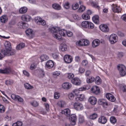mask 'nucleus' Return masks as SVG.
<instances>
[{
	"instance_id": "obj_33",
	"label": "nucleus",
	"mask_w": 126,
	"mask_h": 126,
	"mask_svg": "<svg viewBox=\"0 0 126 126\" xmlns=\"http://www.w3.org/2000/svg\"><path fill=\"white\" fill-rule=\"evenodd\" d=\"M48 58L49 57L45 55H43L40 57V59L41 62L46 61L48 59Z\"/></svg>"
},
{
	"instance_id": "obj_8",
	"label": "nucleus",
	"mask_w": 126,
	"mask_h": 126,
	"mask_svg": "<svg viewBox=\"0 0 126 126\" xmlns=\"http://www.w3.org/2000/svg\"><path fill=\"white\" fill-rule=\"evenodd\" d=\"M92 92L96 94H98L100 92V90L99 88L96 86H93L91 89Z\"/></svg>"
},
{
	"instance_id": "obj_47",
	"label": "nucleus",
	"mask_w": 126,
	"mask_h": 126,
	"mask_svg": "<svg viewBox=\"0 0 126 126\" xmlns=\"http://www.w3.org/2000/svg\"><path fill=\"white\" fill-rule=\"evenodd\" d=\"M67 78L69 79H72L74 77V74L72 73H68L67 75Z\"/></svg>"
},
{
	"instance_id": "obj_22",
	"label": "nucleus",
	"mask_w": 126,
	"mask_h": 126,
	"mask_svg": "<svg viewBox=\"0 0 126 126\" xmlns=\"http://www.w3.org/2000/svg\"><path fill=\"white\" fill-rule=\"evenodd\" d=\"M89 101L92 105H95L97 102V99L94 96H91L89 99Z\"/></svg>"
},
{
	"instance_id": "obj_41",
	"label": "nucleus",
	"mask_w": 126,
	"mask_h": 126,
	"mask_svg": "<svg viewBox=\"0 0 126 126\" xmlns=\"http://www.w3.org/2000/svg\"><path fill=\"white\" fill-rule=\"evenodd\" d=\"M82 18L85 20H87L90 19V16L86 13L83 14L82 16Z\"/></svg>"
},
{
	"instance_id": "obj_52",
	"label": "nucleus",
	"mask_w": 126,
	"mask_h": 126,
	"mask_svg": "<svg viewBox=\"0 0 126 126\" xmlns=\"http://www.w3.org/2000/svg\"><path fill=\"white\" fill-rule=\"evenodd\" d=\"M72 16L74 19L76 20H78L79 19V16L75 14H72Z\"/></svg>"
},
{
	"instance_id": "obj_56",
	"label": "nucleus",
	"mask_w": 126,
	"mask_h": 126,
	"mask_svg": "<svg viewBox=\"0 0 126 126\" xmlns=\"http://www.w3.org/2000/svg\"><path fill=\"white\" fill-rule=\"evenodd\" d=\"M23 22H18L17 24V25L18 27L20 28L23 29Z\"/></svg>"
},
{
	"instance_id": "obj_19",
	"label": "nucleus",
	"mask_w": 126,
	"mask_h": 126,
	"mask_svg": "<svg viewBox=\"0 0 126 126\" xmlns=\"http://www.w3.org/2000/svg\"><path fill=\"white\" fill-rule=\"evenodd\" d=\"M98 122L103 124H105L107 122V120L106 118L104 116L100 117L98 120Z\"/></svg>"
},
{
	"instance_id": "obj_58",
	"label": "nucleus",
	"mask_w": 126,
	"mask_h": 126,
	"mask_svg": "<svg viewBox=\"0 0 126 126\" xmlns=\"http://www.w3.org/2000/svg\"><path fill=\"white\" fill-rule=\"evenodd\" d=\"M64 6L66 9H68L69 8V3L68 2H66L64 4Z\"/></svg>"
},
{
	"instance_id": "obj_1",
	"label": "nucleus",
	"mask_w": 126,
	"mask_h": 126,
	"mask_svg": "<svg viewBox=\"0 0 126 126\" xmlns=\"http://www.w3.org/2000/svg\"><path fill=\"white\" fill-rule=\"evenodd\" d=\"M51 32L53 33V36L58 40L61 39L62 36H64L65 35L66 31L64 30H61L58 27H53L50 29Z\"/></svg>"
},
{
	"instance_id": "obj_12",
	"label": "nucleus",
	"mask_w": 126,
	"mask_h": 126,
	"mask_svg": "<svg viewBox=\"0 0 126 126\" xmlns=\"http://www.w3.org/2000/svg\"><path fill=\"white\" fill-rule=\"evenodd\" d=\"M98 102L99 104L102 105L104 108H106V106H107L108 105V103L106 100L103 99H99Z\"/></svg>"
},
{
	"instance_id": "obj_57",
	"label": "nucleus",
	"mask_w": 126,
	"mask_h": 126,
	"mask_svg": "<svg viewBox=\"0 0 126 126\" xmlns=\"http://www.w3.org/2000/svg\"><path fill=\"white\" fill-rule=\"evenodd\" d=\"M66 33L67 35V36L69 37H71L73 35V34L72 32L70 31L67 32Z\"/></svg>"
},
{
	"instance_id": "obj_64",
	"label": "nucleus",
	"mask_w": 126,
	"mask_h": 126,
	"mask_svg": "<svg viewBox=\"0 0 126 126\" xmlns=\"http://www.w3.org/2000/svg\"><path fill=\"white\" fill-rule=\"evenodd\" d=\"M23 29H25L28 27V25L27 23L23 22Z\"/></svg>"
},
{
	"instance_id": "obj_26",
	"label": "nucleus",
	"mask_w": 126,
	"mask_h": 126,
	"mask_svg": "<svg viewBox=\"0 0 126 126\" xmlns=\"http://www.w3.org/2000/svg\"><path fill=\"white\" fill-rule=\"evenodd\" d=\"M10 68L6 67L3 69H2V74H8L10 73L11 71Z\"/></svg>"
},
{
	"instance_id": "obj_59",
	"label": "nucleus",
	"mask_w": 126,
	"mask_h": 126,
	"mask_svg": "<svg viewBox=\"0 0 126 126\" xmlns=\"http://www.w3.org/2000/svg\"><path fill=\"white\" fill-rule=\"evenodd\" d=\"M79 89H76L73 91V92L76 95H78V94L79 93Z\"/></svg>"
},
{
	"instance_id": "obj_51",
	"label": "nucleus",
	"mask_w": 126,
	"mask_h": 126,
	"mask_svg": "<svg viewBox=\"0 0 126 126\" xmlns=\"http://www.w3.org/2000/svg\"><path fill=\"white\" fill-rule=\"evenodd\" d=\"M5 110V108L4 106L1 104H0V112L3 113Z\"/></svg>"
},
{
	"instance_id": "obj_14",
	"label": "nucleus",
	"mask_w": 126,
	"mask_h": 126,
	"mask_svg": "<svg viewBox=\"0 0 126 126\" xmlns=\"http://www.w3.org/2000/svg\"><path fill=\"white\" fill-rule=\"evenodd\" d=\"M69 119L71 121V124L72 125H75L76 123V121L77 120L76 115L75 114H72L70 117Z\"/></svg>"
},
{
	"instance_id": "obj_31",
	"label": "nucleus",
	"mask_w": 126,
	"mask_h": 126,
	"mask_svg": "<svg viewBox=\"0 0 126 126\" xmlns=\"http://www.w3.org/2000/svg\"><path fill=\"white\" fill-rule=\"evenodd\" d=\"M65 102L63 101H58L57 103V106L60 107L62 108L65 105Z\"/></svg>"
},
{
	"instance_id": "obj_4",
	"label": "nucleus",
	"mask_w": 126,
	"mask_h": 126,
	"mask_svg": "<svg viewBox=\"0 0 126 126\" xmlns=\"http://www.w3.org/2000/svg\"><path fill=\"white\" fill-rule=\"evenodd\" d=\"M35 22L38 24L44 26L46 24L45 21L44 20H42V18L40 17H35Z\"/></svg>"
},
{
	"instance_id": "obj_18",
	"label": "nucleus",
	"mask_w": 126,
	"mask_h": 126,
	"mask_svg": "<svg viewBox=\"0 0 126 126\" xmlns=\"http://www.w3.org/2000/svg\"><path fill=\"white\" fill-rule=\"evenodd\" d=\"M4 51L3 52V53H4V54L8 56L13 55L16 53V51L15 50L11 49L9 50L8 51H6V52H5Z\"/></svg>"
},
{
	"instance_id": "obj_9",
	"label": "nucleus",
	"mask_w": 126,
	"mask_h": 126,
	"mask_svg": "<svg viewBox=\"0 0 126 126\" xmlns=\"http://www.w3.org/2000/svg\"><path fill=\"white\" fill-rule=\"evenodd\" d=\"M99 28L102 31L105 32H107L109 31V28L107 25L104 24H102L100 25Z\"/></svg>"
},
{
	"instance_id": "obj_17",
	"label": "nucleus",
	"mask_w": 126,
	"mask_h": 126,
	"mask_svg": "<svg viewBox=\"0 0 126 126\" xmlns=\"http://www.w3.org/2000/svg\"><path fill=\"white\" fill-rule=\"evenodd\" d=\"M100 41L98 39H95L92 42V44L93 47L95 48L98 46L100 43Z\"/></svg>"
},
{
	"instance_id": "obj_27",
	"label": "nucleus",
	"mask_w": 126,
	"mask_h": 126,
	"mask_svg": "<svg viewBox=\"0 0 126 126\" xmlns=\"http://www.w3.org/2000/svg\"><path fill=\"white\" fill-rule=\"evenodd\" d=\"M52 7L54 9L57 10H60L61 8V6L59 4L56 3L53 4Z\"/></svg>"
},
{
	"instance_id": "obj_48",
	"label": "nucleus",
	"mask_w": 126,
	"mask_h": 126,
	"mask_svg": "<svg viewBox=\"0 0 126 126\" xmlns=\"http://www.w3.org/2000/svg\"><path fill=\"white\" fill-rule=\"evenodd\" d=\"M67 47L65 45L63 44L61 45L60 48L63 51H64L67 49Z\"/></svg>"
},
{
	"instance_id": "obj_32",
	"label": "nucleus",
	"mask_w": 126,
	"mask_h": 126,
	"mask_svg": "<svg viewBox=\"0 0 126 126\" xmlns=\"http://www.w3.org/2000/svg\"><path fill=\"white\" fill-rule=\"evenodd\" d=\"M25 46L24 43H19L16 46V49L17 50H19L24 48Z\"/></svg>"
},
{
	"instance_id": "obj_16",
	"label": "nucleus",
	"mask_w": 126,
	"mask_h": 126,
	"mask_svg": "<svg viewBox=\"0 0 126 126\" xmlns=\"http://www.w3.org/2000/svg\"><path fill=\"white\" fill-rule=\"evenodd\" d=\"M22 20L24 21L28 22L31 19V18L30 16L25 14L23 15L21 17Z\"/></svg>"
},
{
	"instance_id": "obj_45",
	"label": "nucleus",
	"mask_w": 126,
	"mask_h": 126,
	"mask_svg": "<svg viewBox=\"0 0 126 126\" xmlns=\"http://www.w3.org/2000/svg\"><path fill=\"white\" fill-rule=\"evenodd\" d=\"M24 86L27 89H30L33 88V87L28 83H26L24 84Z\"/></svg>"
},
{
	"instance_id": "obj_24",
	"label": "nucleus",
	"mask_w": 126,
	"mask_h": 126,
	"mask_svg": "<svg viewBox=\"0 0 126 126\" xmlns=\"http://www.w3.org/2000/svg\"><path fill=\"white\" fill-rule=\"evenodd\" d=\"M62 87L63 89L66 90H68L71 87V84L69 83L65 82L62 84Z\"/></svg>"
},
{
	"instance_id": "obj_62",
	"label": "nucleus",
	"mask_w": 126,
	"mask_h": 126,
	"mask_svg": "<svg viewBox=\"0 0 126 126\" xmlns=\"http://www.w3.org/2000/svg\"><path fill=\"white\" fill-rule=\"evenodd\" d=\"M76 45H77L79 46H83V43H82V40L81 41H79L77 42L76 43Z\"/></svg>"
},
{
	"instance_id": "obj_61",
	"label": "nucleus",
	"mask_w": 126,
	"mask_h": 126,
	"mask_svg": "<svg viewBox=\"0 0 126 126\" xmlns=\"http://www.w3.org/2000/svg\"><path fill=\"white\" fill-rule=\"evenodd\" d=\"M74 97V94L72 93L68 95L69 98L70 100H72Z\"/></svg>"
},
{
	"instance_id": "obj_13",
	"label": "nucleus",
	"mask_w": 126,
	"mask_h": 126,
	"mask_svg": "<svg viewBox=\"0 0 126 126\" xmlns=\"http://www.w3.org/2000/svg\"><path fill=\"white\" fill-rule=\"evenodd\" d=\"M106 96L107 99L110 101L113 102L115 100V98L111 94L109 93H107L106 94Z\"/></svg>"
},
{
	"instance_id": "obj_49",
	"label": "nucleus",
	"mask_w": 126,
	"mask_h": 126,
	"mask_svg": "<svg viewBox=\"0 0 126 126\" xmlns=\"http://www.w3.org/2000/svg\"><path fill=\"white\" fill-rule=\"evenodd\" d=\"M52 55L53 58L54 59H56L58 57V51L57 50H55V53H53L52 54Z\"/></svg>"
},
{
	"instance_id": "obj_46",
	"label": "nucleus",
	"mask_w": 126,
	"mask_h": 126,
	"mask_svg": "<svg viewBox=\"0 0 126 126\" xmlns=\"http://www.w3.org/2000/svg\"><path fill=\"white\" fill-rule=\"evenodd\" d=\"M45 74L44 71L42 70H41L39 71V77L40 78H43L45 76Z\"/></svg>"
},
{
	"instance_id": "obj_11",
	"label": "nucleus",
	"mask_w": 126,
	"mask_h": 126,
	"mask_svg": "<svg viewBox=\"0 0 126 126\" xmlns=\"http://www.w3.org/2000/svg\"><path fill=\"white\" fill-rule=\"evenodd\" d=\"M112 9L113 12L114 13H118L121 12V9L117 5L113 4L112 5Z\"/></svg>"
},
{
	"instance_id": "obj_42",
	"label": "nucleus",
	"mask_w": 126,
	"mask_h": 126,
	"mask_svg": "<svg viewBox=\"0 0 126 126\" xmlns=\"http://www.w3.org/2000/svg\"><path fill=\"white\" fill-rule=\"evenodd\" d=\"M83 43V46H86L89 45V41L86 39H83L82 40V43Z\"/></svg>"
},
{
	"instance_id": "obj_35",
	"label": "nucleus",
	"mask_w": 126,
	"mask_h": 126,
	"mask_svg": "<svg viewBox=\"0 0 126 126\" xmlns=\"http://www.w3.org/2000/svg\"><path fill=\"white\" fill-rule=\"evenodd\" d=\"M110 121L111 123L114 124H115L117 122V120L115 117L114 116H111L110 118Z\"/></svg>"
},
{
	"instance_id": "obj_23",
	"label": "nucleus",
	"mask_w": 126,
	"mask_h": 126,
	"mask_svg": "<svg viewBox=\"0 0 126 126\" xmlns=\"http://www.w3.org/2000/svg\"><path fill=\"white\" fill-rule=\"evenodd\" d=\"M54 65V63L53 61L51 60L47 61L46 64L47 67L49 69L52 68L53 67Z\"/></svg>"
},
{
	"instance_id": "obj_40",
	"label": "nucleus",
	"mask_w": 126,
	"mask_h": 126,
	"mask_svg": "<svg viewBox=\"0 0 126 126\" xmlns=\"http://www.w3.org/2000/svg\"><path fill=\"white\" fill-rule=\"evenodd\" d=\"M23 125V123L21 121H18L14 123L12 126H22Z\"/></svg>"
},
{
	"instance_id": "obj_29",
	"label": "nucleus",
	"mask_w": 126,
	"mask_h": 126,
	"mask_svg": "<svg viewBox=\"0 0 126 126\" xmlns=\"http://www.w3.org/2000/svg\"><path fill=\"white\" fill-rule=\"evenodd\" d=\"M99 17L98 15H96L92 17V20L93 22L95 23L98 24L99 21L98 20Z\"/></svg>"
},
{
	"instance_id": "obj_30",
	"label": "nucleus",
	"mask_w": 126,
	"mask_h": 126,
	"mask_svg": "<svg viewBox=\"0 0 126 126\" xmlns=\"http://www.w3.org/2000/svg\"><path fill=\"white\" fill-rule=\"evenodd\" d=\"M0 20L2 23H5L7 21V18L6 16L3 15L0 17Z\"/></svg>"
},
{
	"instance_id": "obj_60",
	"label": "nucleus",
	"mask_w": 126,
	"mask_h": 126,
	"mask_svg": "<svg viewBox=\"0 0 126 126\" xmlns=\"http://www.w3.org/2000/svg\"><path fill=\"white\" fill-rule=\"evenodd\" d=\"M84 71V69L81 67H80L79 69V72L80 73H83Z\"/></svg>"
},
{
	"instance_id": "obj_63",
	"label": "nucleus",
	"mask_w": 126,
	"mask_h": 126,
	"mask_svg": "<svg viewBox=\"0 0 126 126\" xmlns=\"http://www.w3.org/2000/svg\"><path fill=\"white\" fill-rule=\"evenodd\" d=\"M23 73L24 75L28 77H29L30 76L29 73L26 70H23Z\"/></svg>"
},
{
	"instance_id": "obj_44",
	"label": "nucleus",
	"mask_w": 126,
	"mask_h": 126,
	"mask_svg": "<svg viewBox=\"0 0 126 126\" xmlns=\"http://www.w3.org/2000/svg\"><path fill=\"white\" fill-rule=\"evenodd\" d=\"M97 117V115L95 113H94L90 115L89 116V118L91 120H94L96 119Z\"/></svg>"
},
{
	"instance_id": "obj_37",
	"label": "nucleus",
	"mask_w": 126,
	"mask_h": 126,
	"mask_svg": "<svg viewBox=\"0 0 126 126\" xmlns=\"http://www.w3.org/2000/svg\"><path fill=\"white\" fill-rule=\"evenodd\" d=\"M94 78L93 77H91L89 78H87L86 81L88 83H89L93 82L94 81Z\"/></svg>"
},
{
	"instance_id": "obj_25",
	"label": "nucleus",
	"mask_w": 126,
	"mask_h": 126,
	"mask_svg": "<svg viewBox=\"0 0 126 126\" xmlns=\"http://www.w3.org/2000/svg\"><path fill=\"white\" fill-rule=\"evenodd\" d=\"M90 3L93 7L97 8L98 9H99L100 7L98 5V1H96L95 2L91 1H90Z\"/></svg>"
},
{
	"instance_id": "obj_50",
	"label": "nucleus",
	"mask_w": 126,
	"mask_h": 126,
	"mask_svg": "<svg viewBox=\"0 0 126 126\" xmlns=\"http://www.w3.org/2000/svg\"><path fill=\"white\" fill-rule=\"evenodd\" d=\"M72 8L74 10H76L79 8V5L78 3L74 4L72 5Z\"/></svg>"
},
{
	"instance_id": "obj_7",
	"label": "nucleus",
	"mask_w": 126,
	"mask_h": 126,
	"mask_svg": "<svg viewBox=\"0 0 126 126\" xmlns=\"http://www.w3.org/2000/svg\"><path fill=\"white\" fill-rule=\"evenodd\" d=\"M4 46L5 48V50H2V52L3 53V52L5 51V52L8 51L9 50L11 49V47L10 43L8 41H6L4 43Z\"/></svg>"
},
{
	"instance_id": "obj_3",
	"label": "nucleus",
	"mask_w": 126,
	"mask_h": 126,
	"mask_svg": "<svg viewBox=\"0 0 126 126\" xmlns=\"http://www.w3.org/2000/svg\"><path fill=\"white\" fill-rule=\"evenodd\" d=\"M117 36L116 34H112L110 36L109 41L111 44H113L117 41Z\"/></svg>"
},
{
	"instance_id": "obj_36",
	"label": "nucleus",
	"mask_w": 126,
	"mask_h": 126,
	"mask_svg": "<svg viewBox=\"0 0 126 126\" xmlns=\"http://www.w3.org/2000/svg\"><path fill=\"white\" fill-rule=\"evenodd\" d=\"M27 10V7H21L19 10V12L20 13L23 14L26 13Z\"/></svg>"
},
{
	"instance_id": "obj_55",
	"label": "nucleus",
	"mask_w": 126,
	"mask_h": 126,
	"mask_svg": "<svg viewBox=\"0 0 126 126\" xmlns=\"http://www.w3.org/2000/svg\"><path fill=\"white\" fill-rule=\"evenodd\" d=\"M60 94L57 92H55L54 94V98L56 99L58 98L60 96Z\"/></svg>"
},
{
	"instance_id": "obj_53",
	"label": "nucleus",
	"mask_w": 126,
	"mask_h": 126,
	"mask_svg": "<svg viewBox=\"0 0 126 126\" xmlns=\"http://www.w3.org/2000/svg\"><path fill=\"white\" fill-rule=\"evenodd\" d=\"M31 104L34 107H36L38 105V103L35 101H34L33 102H31Z\"/></svg>"
},
{
	"instance_id": "obj_54",
	"label": "nucleus",
	"mask_w": 126,
	"mask_h": 126,
	"mask_svg": "<svg viewBox=\"0 0 126 126\" xmlns=\"http://www.w3.org/2000/svg\"><path fill=\"white\" fill-rule=\"evenodd\" d=\"M79 122L80 123H82L84 121V118L83 116H80L79 119Z\"/></svg>"
},
{
	"instance_id": "obj_5",
	"label": "nucleus",
	"mask_w": 126,
	"mask_h": 126,
	"mask_svg": "<svg viewBox=\"0 0 126 126\" xmlns=\"http://www.w3.org/2000/svg\"><path fill=\"white\" fill-rule=\"evenodd\" d=\"M73 106L74 109L78 110H82L83 108L82 104L79 102L74 103L73 104Z\"/></svg>"
},
{
	"instance_id": "obj_38",
	"label": "nucleus",
	"mask_w": 126,
	"mask_h": 126,
	"mask_svg": "<svg viewBox=\"0 0 126 126\" xmlns=\"http://www.w3.org/2000/svg\"><path fill=\"white\" fill-rule=\"evenodd\" d=\"M88 21H84L82 22L81 23V26L82 27L85 28L87 29Z\"/></svg>"
},
{
	"instance_id": "obj_21",
	"label": "nucleus",
	"mask_w": 126,
	"mask_h": 126,
	"mask_svg": "<svg viewBox=\"0 0 126 126\" xmlns=\"http://www.w3.org/2000/svg\"><path fill=\"white\" fill-rule=\"evenodd\" d=\"M26 35L30 38H32L34 34L32 30L31 29H28L26 31Z\"/></svg>"
},
{
	"instance_id": "obj_39",
	"label": "nucleus",
	"mask_w": 126,
	"mask_h": 126,
	"mask_svg": "<svg viewBox=\"0 0 126 126\" xmlns=\"http://www.w3.org/2000/svg\"><path fill=\"white\" fill-rule=\"evenodd\" d=\"M84 98V95L83 94H82L78 95L77 98L76 97V99L77 100V99H78L80 101H82Z\"/></svg>"
},
{
	"instance_id": "obj_28",
	"label": "nucleus",
	"mask_w": 126,
	"mask_h": 126,
	"mask_svg": "<svg viewBox=\"0 0 126 126\" xmlns=\"http://www.w3.org/2000/svg\"><path fill=\"white\" fill-rule=\"evenodd\" d=\"M102 82L101 79L98 76L96 77L95 79V82L96 84L99 85Z\"/></svg>"
},
{
	"instance_id": "obj_2",
	"label": "nucleus",
	"mask_w": 126,
	"mask_h": 126,
	"mask_svg": "<svg viewBox=\"0 0 126 126\" xmlns=\"http://www.w3.org/2000/svg\"><path fill=\"white\" fill-rule=\"evenodd\" d=\"M117 68L121 76H124L126 74V67L125 65L119 64L117 66Z\"/></svg>"
},
{
	"instance_id": "obj_10",
	"label": "nucleus",
	"mask_w": 126,
	"mask_h": 126,
	"mask_svg": "<svg viewBox=\"0 0 126 126\" xmlns=\"http://www.w3.org/2000/svg\"><path fill=\"white\" fill-rule=\"evenodd\" d=\"M64 60L65 63H71L72 60V57L68 55H66L64 57Z\"/></svg>"
},
{
	"instance_id": "obj_15",
	"label": "nucleus",
	"mask_w": 126,
	"mask_h": 126,
	"mask_svg": "<svg viewBox=\"0 0 126 126\" xmlns=\"http://www.w3.org/2000/svg\"><path fill=\"white\" fill-rule=\"evenodd\" d=\"M72 83L76 85H79L81 84V81L78 78H75L71 80Z\"/></svg>"
},
{
	"instance_id": "obj_20",
	"label": "nucleus",
	"mask_w": 126,
	"mask_h": 126,
	"mask_svg": "<svg viewBox=\"0 0 126 126\" xmlns=\"http://www.w3.org/2000/svg\"><path fill=\"white\" fill-rule=\"evenodd\" d=\"M62 113L64 114L67 117L69 116L71 114V111L70 110L68 109H66L62 111Z\"/></svg>"
},
{
	"instance_id": "obj_6",
	"label": "nucleus",
	"mask_w": 126,
	"mask_h": 126,
	"mask_svg": "<svg viewBox=\"0 0 126 126\" xmlns=\"http://www.w3.org/2000/svg\"><path fill=\"white\" fill-rule=\"evenodd\" d=\"M11 97L12 99L16 101L17 100L18 101L21 102H22L23 101V99L21 97L14 94H12Z\"/></svg>"
},
{
	"instance_id": "obj_34",
	"label": "nucleus",
	"mask_w": 126,
	"mask_h": 126,
	"mask_svg": "<svg viewBox=\"0 0 126 126\" xmlns=\"http://www.w3.org/2000/svg\"><path fill=\"white\" fill-rule=\"evenodd\" d=\"M87 29H92L94 28V24L91 22L88 21Z\"/></svg>"
},
{
	"instance_id": "obj_43",
	"label": "nucleus",
	"mask_w": 126,
	"mask_h": 126,
	"mask_svg": "<svg viewBox=\"0 0 126 126\" xmlns=\"http://www.w3.org/2000/svg\"><path fill=\"white\" fill-rule=\"evenodd\" d=\"M86 7L83 5H81L79 7L78 11L79 12H81L84 11L85 10Z\"/></svg>"
}]
</instances>
